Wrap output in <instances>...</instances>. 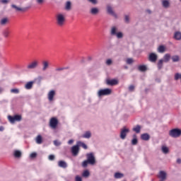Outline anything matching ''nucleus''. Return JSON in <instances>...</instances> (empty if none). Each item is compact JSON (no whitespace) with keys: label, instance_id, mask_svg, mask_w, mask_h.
I'll return each instance as SVG.
<instances>
[{"label":"nucleus","instance_id":"nucleus-21","mask_svg":"<svg viewBox=\"0 0 181 181\" xmlns=\"http://www.w3.org/2000/svg\"><path fill=\"white\" fill-rule=\"evenodd\" d=\"M158 177L161 179V180H166V173L165 171H160Z\"/></svg>","mask_w":181,"mask_h":181},{"label":"nucleus","instance_id":"nucleus-57","mask_svg":"<svg viewBox=\"0 0 181 181\" xmlns=\"http://www.w3.org/2000/svg\"><path fill=\"white\" fill-rule=\"evenodd\" d=\"M8 0H1V4H8Z\"/></svg>","mask_w":181,"mask_h":181},{"label":"nucleus","instance_id":"nucleus-25","mask_svg":"<svg viewBox=\"0 0 181 181\" xmlns=\"http://www.w3.org/2000/svg\"><path fill=\"white\" fill-rule=\"evenodd\" d=\"M141 125L137 124L135 127L132 129V131H134V132H136V134H139L141 132Z\"/></svg>","mask_w":181,"mask_h":181},{"label":"nucleus","instance_id":"nucleus-20","mask_svg":"<svg viewBox=\"0 0 181 181\" xmlns=\"http://www.w3.org/2000/svg\"><path fill=\"white\" fill-rule=\"evenodd\" d=\"M35 142L38 145H40L43 143V139L42 138L41 135H38L35 139Z\"/></svg>","mask_w":181,"mask_h":181},{"label":"nucleus","instance_id":"nucleus-10","mask_svg":"<svg viewBox=\"0 0 181 181\" xmlns=\"http://www.w3.org/2000/svg\"><path fill=\"white\" fill-rule=\"evenodd\" d=\"M106 84L107 86H117L118 84V80L117 79H107Z\"/></svg>","mask_w":181,"mask_h":181},{"label":"nucleus","instance_id":"nucleus-43","mask_svg":"<svg viewBox=\"0 0 181 181\" xmlns=\"http://www.w3.org/2000/svg\"><path fill=\"white\" fill-rule=\"evenodd\" d=\"M8 120L10 121V122H11V124H13V122H15V117L14 116H8Z\"/></svg>","mask_w":181,"mask_h":181},{"label":"nucleus","instance_id":"nucleus-3","mask_svg":"<svg viewBox=\"0 0 181 181\" xmlns=\"http://www.w3.org/2000/svg\"><path fill=\"white\" fill-rule=\"evenodd\" d=\"M66 21V18L63 14H58L57 16V23L59 26H63L64 25V22Z\"/></svg>","mask_w":181,"mask_h":181},{"label":"nucleus","instance_id":"nucleus-61","mask_svg":"<svg viewBox=\"0 0 181 181\" xmlns=\"http://www.w3.org/2000/svg\"><path fill=\"white\" fill-rule=\"evenodd\" d=\"M147 12H148V13H151V10H147Z\"/></svg>","mask_w":181,"mask_h":181},{"label":"nucleus","instance_id":"nucleus-2","mask_svg":"<svg viewBox=\"0 0 181 181\" xmlns=\"http://www.w3.org/2000/svg\"><path fill=\"white\" fill-rule=\"evenodd\" d=\"M169 135L172 138H179L181 135V129H173L169 132Z\"/></svg>","mask_w":181,"mask_h":181},{"label":"nucleus","instance_id":"nucleus-42","mask_svg":"<svg viewBox=\"0 0 181 181\" xmlns=\"http://www.w3.org/2000/svg\"><path fill=\"white\" fill-rule=\"evenodd\" d=\"M11 93L12 94H19V89H18V88L11 89Z\"/></svg>","mask_w":181,"mask_h":181},{"label":"nucleus","instance_id":"nucleus-17","mask_svg":"<svg viewBox=\"0 0 181 181\" xmlns=\"http://www.w3.org/2000/svg\"><path fill=\"white\" fill-rule=\"evenodd\" d=\"M35 81H29L25 85V88L26 90H32L33 87V84H34Z\"/></svg>","mask_w":181,"mask_h":181},{"label":"nucleus","instance_id":"nucleus-58","mask_svg":"<svg viewBox=\"0 0 181 181\" xmlns=\"http://www.w3.org/2000/svg\"><path fill=\"white\" fill-rule=\"evenodd\" d=\"M74 142V141L73 139H71L68 141L69 145H71V144H73Z\"/></svg>","mask_w":181,"mask_h":181},{"label":"nucleus","instance_id":"nucleus-19","mask_svg":"<svg viewBox=\"0 0 181 181\" xmlns=\"http://www.w3.org/2000/svg\"><path fill=\"white\" fill-rule=\"evenodd\" d=\"M49 69V62L47 61L42 62V71H46Z\"/></svg>","mask_w":181,"mask_h":181},{"label":"nucleus","instance_id":"nucleus-62","mask_svg":"<svg viewBox=\"0 0 181 181\" xmlns=\"http://www.w3.org/2000/svg\"><path fill=\"white\" fill-rule=\"evenodd\" d=\"M181 1V0H180Z\"/></svg>","mask_w":181,"mask_h":181},{"label":"nucleus","instance_id":"nucleus-53","mask_svg":"<svg viewBox=\"0 0 181 181\" xmlns=\"http://www.w3.org/2000/svg\"><path fill=\"white\" fill-rule=\"evenodd\" d=\"M90 4H93V5H96L97 0H88Z\"/></svg>","mask_w":181,"mask_h":181},{"label":"nucleus","instance_id":"nucleus-7","mask_svg":"<svg viewBox=\"0 0 181 181\" xmlns=\"http://www.w3.org/2000/svg\"><path fill=\"white\" fill-rule=\"evenodd\" d=\"M71 152L72 156H77V155H78V153L80 152V147H78V144H76V145L73 146L71 148Z\"/></svg>","mask_w":181,"mask_h":181},{"label":"nucleus","instance_id":"nucleus-27","mask_svg":"<svg viewBox=\"0 0 181 181\" xmlns=\"http://www.w3.org/2000/svg\"><path fill=\"white\" fill-rule=\"evenodd\" d=\"M98 12H100V11L98 10V8L94 7L90 9L91 15H97V13H98Z\"/></svg>","mask_w":181,"mask_h":181},{"label":"nucleus","instance_id":"nucleus-35","mask_svg":"<svg viewBox=\"0 0 181 181\" xmlns=\"http://www.w3.org/2000/svg\"><path fill=\"white\" fill-rule=\"evenodd\" d=\"M65 9L66 11H70V9H71V2L70 1L66 2Z\"/></svg>","mask_w":181,"mask_h":181},{"label":"nucleus","instance_id":"nucleus-37","mask_svg":"<svg viewBox=\"0 0 181 181\" xmlns=\"http://www.w3.org/2000/svg\"><path fill=\"white\" fill-rule=\"evenodd\" d=\"M170 60V54H165L164 56V62H168Z\"/></svg>","mask_w":181,"mask_h":181},{"label":"nucleus","instance_id":"nucleus-34","mask_svg":"<svg viewBox=\"0 0 181 181\" xmlns=\"http://www.w3.org/2000/svg\"><path fill=\"white\" fill-rule=\"evenodd\" d=\"M82 176L83 177H88V176H90V171H88V170H84L82 173Z\"/></svg>","mask_w":181,"mask_h":181},{"label":"nucleus","instance_id":"nucleus-39","mask_svg":"<svg viewBox=\"0 0 181 181\" xmlns=\"http://www.w3.org/2000/svg\"><path fill=\"white\" fill-rule=\"evenodd\" d=\"M14 119H15V121H18V122L21 121L22 116L20 115H14Z\"/></svg>","mask_w":181,"mask_h":181},{"label":"nucleus","instance_id":"nucleus-30","mask_svg":"<svg viewBox=\"0 0 181 181\" xmlns=\"http://www.w3.org/2000/svg\"><path fill=\"white\" fill-rule=\"evenodd\" d=\"M162 67H163V59H160L158 62V70H161Z\"/></svg>","mask_w":181,"mask_h":181},{"label":"nucleus","instance_id":"nucleus-28","mask_svg":"<svg viewBox=\"0 0 181 181\" xmlns=\"http://www.w3.org/2000/svg\"><path fill=\"white\" fill-rule=\"evenodd\" d=\"M138 139H136V134L133 135V139L132 140V145H137Z\"/></svg>","mask_w":181,"mask_h":181},{"label":"nucleus","instance_id":"nucleus-13","mask_svg":"<svg viewBox=\"0 0 181 181\" xmlns=\"http://www.w3.org/2000/svg\"><path fill=\"white\" fill-rule=\"evenodd\" d=\"M141 139L142 141H149L151 139V136L148 133H144L141 135Z\"/></svg>","mask_w":181,"mask_h":181},{"label":"nucleus","instance_id":"nucleus-55","mask_svg":"<svg viewBox=\"0 0 181 181\" xmlns=\"http://www.w3.org/2000/svg\"><path fill=\"white\" fill-rule=\"evenodd\" d=\"M37 3L39 4L40 5H42L45 2V0H36Z\"/></svg>","mask_w":181,"mask_h":181},{"label":"nucleus","instance_id":"nucleus-22","mask_svg":"<svg viewBox=\"0 0 181 181\" xmlns=\"http://www.w3.org/2000/svg\"><path fill=\"white\" fill-rule=\"evenodd\" d=\"M6 23H9V19L8 18H4L0 21V25L2 26H5Z\"/></svg>","mask_w":181,"mask_h":181},{"label":"nucleus","instance_id":"nucleus-41","mask_svg":"<svg viewBox=\"0 0 181 181\" xmlns=\"http://www.w3.org/2000/svg\"><path fill=\"white\" fill-rule=\"evenodd\" d=\"M172 60L174 63H176V62H179V56L177 55L173 56Z\"/></svg>","mask_w":181,"mask_h":181},{"label":"nucleus","instance_id":"nucleus-31","mask_svg":"<svg viewBox=\"0 0 181 181\" xmlns=\"http://www.w3.org/2000/svg\"><path fill=\"white\" fill-rule=\"evenodd\" d=\"M138 69L139 70V71H146L148 68H146V66L145 65H140L139 66Z\"/></svg>","mask_w":181,"mask_h":181},{"label":"nucleus","instance_id":"nucleus-59","mask_svg":"<svg viewBox=\"0 0 181 181\" xmlns=\"http://www.w3.org/2000/svg\"><path fill=\"white\" fill-rule=\"evenodd\" d=\"M4 129H5V128L3 126L0 127V132H2V131H4Z\"/></svg>","mask_w":181,"mask_h":181},{"label":"nucleus","instance_id":"nucleus-44","mask_svg":"<svg viewBox=\"0 0 181 181\" xmlns=\"http://www.w3.org/2000/svg\"><path fill=\"white\" fill-rule=\"evenodd\" d=\"M54 145L55 146H60L62 145V143L57 140L54 141Z\"/></svg>","mask_w":181,"mask_h":181},{"label":"nucleus","instance_id":"nucleus-45","mask_svg":"<svg viewBox=\"0 0 181 181\" xmlns=\"http://www.w3.org/2000/svg\"><path fill=\"white\" fill-rule=\"evenodd\" d=\"M106 64H107V66H111V64H112V60L111 59H107V61H106Z\"/></svg>","mask_w":181,"mask_h":181},{"label":"nucleus","instance_id":"nucleus-9","mask_svg":"<svg viewBox=\"0 0 181 181\" xmlns=\"http://www.w3.org/2000/svg\"><path fill=\"white\" fill-rule=\"evenodd\" d=\"M148 60L151 62V63H156V60H158V55L153 52L150 53Z\"/></svg>","mask_w":181,"mask_h":181},{"label":"nucleus","instance_id":"nucleus-38","mask_svg":"<svg viewBox=\"0 0 181 181\" xmlns=\"http://www.w3.org/2000/svg\"><path fill=\"white\" fill-rule=\"evenodd\" d=\"M115 36H116L117 39H122V37H124V34L122 32H118Z\"/></svg>","mask_w":181,"mask_h":181},{"label":"nucleus","instance_id":"nucleus-5","mask_svg":"<svg viewBox=\"0 0 181 181\" xmlns=\"http://www.w3.org/2000/svg\"><path fill=\"white\" fill-rule=\"evenodd\" d=\"M39 66V61L34 60L27 66L28 70H35Z\"/></svg>","mask_w":181,"mask_h":181},{"label":"nucleus","instance_id":"nucleus-36","mask_svg":"<svg viewBox=\"0 0 181 181\" xmlns=\"http://www.w3.org/2000/svg\"><path fill=\"white\" fill-rule=\"evenodd\" d=\"M165 46L163 45H160L158 48V52L159 53H163L165 52Z\"/></svg>","mask_w":181,"mask_h":181},{"label":"nucleus","instance_id":"nucleus-51","mask_svg":"<svg viewBox=\"0 0 181 181\" xmlns=\"http://www.w3.org/2000/svg\"><path fill=\"white\" fill-rule=\"evenodd\" d=\"M54 155L51 154L49 156L48 159L49 160H54Z\"/></svg>","mask_w":181,"mask_h":181},{"label":"nucleus","instance_id":"nucleus-1","mask_svg":"<svg viewBox=\"0 0 181 181\" xmlns=\"http://www.w3.org/2000/svg\"><path fill=\"white\" fill-rule=\"evenodd\" d=\"M87 160L82 163L83 168H87L89 165H95V157L93 153L86 154Z\"/></svg>","mask_w":181,"mask_h":181},{"label":"nucleus","instance_id":"nucleus-12","mask_svg":"<svg viewBox=\"0 0 181 181\" xmlns=\"http://www.w3.org/2000/svg\"><path fill=\"white\" fill-rule=\"evenodd\" d=\"M54 95H56V91L50 90L48 93L49 101H53V98H54Z\"/></svg>","mask_w":181,"mask_h":181},{"label":"nucleus","instance_id":"nucleus-50","mask_svg":"<svg viewBox=\"0 0 181 181\" xmlns=\"http://www.w3.org/2000/svg\"><path fill=\"white\" fill-rule=\"evenodd\" d=\"M37 156V153H32L30 156V157L33 159L35 158H36Z\"/></svg>","mask_w":181,"mask_h":181},{"label":"nucleus","instance_id":"nucleus-56","mask_svg":"<svg viewBox=\"0 0 181 181\" xmlns=\"http://www.w3.org/2000/svg\"><path fill=\"white\" fill-rule=\"evenodd\" d=\"M5 91V88L2 86H0V94H2Z\"/></svg>","mask_w":181,"mask_h":181},{"label":"nucleus","instance_id":"nucleus-16","mask_svg":"<svg viewBox=\"0 0 181 181\" xmlns=\"http://www.w3.org/2000/svg\"><path fill=\"white\" fill-rule=\"evenodd\" d=\"M118 30V28L116 26H112L110 30V35L111 36H115L118 33H117Z\"/></svg>","mask_w":181,"mask_h":181},{"label":"nucleus","instance_id":"nucleus-48","mask_svg":"<svg viewBox=\"0 0 181 181\" xmlns=\"http://www.w3.org/2000/svg\"><path fill=\"white\" fill-rule=\"evenodd\" d=\"M179 78H181V74H180L179 73L175 74V80H179Z\"/></svg>","mask_w":181,"mask_h":181},{"label":"nucleus","instance_id":"nucleus-40","mask_svg":"<svg viewBox=\"0 0 181 181\" xmlns=\"http://www.w3.org/2000/svg\"><path fill=\"white\" fill-rule=\"evenodd\" d=\"M163 6L164 8H169V1L167 0H163Z\"/></svg>","mask_w":181,"mask_h":181},{"label":"nucleus","instance_id":"nucleus-60","mask_svg":"<svg viewBox=\"0 0 181 181\" xmlns=\"http://www.w3.org/2000/svg\"><path fill=\"white\" fill-rule=\"evenodd\" d=\"M177 163H181V159L180 158H178L177 160Z\"/></svg>","mask_w":181,"mask_h":181},{"label":"nucleus","instance_id":"nucleus-29","mask_svg":"<svg viewBox=\"0 0 181 181\" xmlns=\"http://www.w3.org/2000/svg\"><path fill=\"white\" fill-rule=\"evenodd\" d=\"M78 146L80 148V146L83 147V149H87V145L84 144L83 142L81 141H78L77 142Z\"/></svg>","mask_w":181,"mask_h":181},{"label":"nucleus","instance_id":"nucleus-46","mask_svg":"<svg viewBox=\"0 0 181 181\" xmlns=\"http://www.w3.org/2000/svg\"><path fill=\"white\" fill-rule=\"evenodd\" d=\"M124 22L126 23H129V16H124Z\"/></svg>","mask_w":181,"mask_h":181},{"label":"nucleus","instance_id":"nucleus-54","mask_svg":"<svg viewBox=\"0 0 181 181\" xmlns=\"http://www.w3.org/2000/svg\"><path fill=\"white\" fill-rule=\"evenodd\" d=\"M129 90L130 91H134V90H135V86H134L133 85H131L129 87Z\"/></svg>","mask_w":181,"mask_h":181},{"label":"nucleus","instance_id":"nucleus-26","mask_svg":"<svg viewBox=\"0 0 181 181\" xmlns=\"http://www.w3.org/2000/svg\"><path fill=\"white\" fill-rule=\"evenodd\" d=\"M114 177L115 179H122V177H124V175L121 173H115Z\"/></svg>","mask_w":181,"mask_h":181},{"label":"nucleus","instance_id":"nucleus-14","mask_svg":"<svg viewBox=\"0 0 181 181\" xmlns=\"http://www.w3.org/2000/svg\"><path fill=\"white\" fill-rule=\"evenodd\" d=\"M2 35L6 39L8 38L9 35H11V30H9V28L4 29L2 32Z\"/></svg>","mask_w":181,"mask_h":181},{"label":"nucleus","instance_id":"nucleus-23","mask_svg":"<svg viewBox=\"0 0 181 181\" xmlns=\"http://www.w3.org/2000/svg\"><path fill=\"white\" fill-rule=\"evenodd\" d=\"M13 156L17 158H21L22 152H21V151H18V150H15L13 153Z\"/></svg>","mask_w":181,"mask_h":181},{"label":"nucleus","instance_id":"nucleus-49","mask_svg":"<svg viewBox=\"0 0 181 181\" xmlns=\"http://www.w3.org/2000/svg\"><path fill=\"white\" fill-rule=\"evenodd\" d=\"M67 69H69V67L57 68L55 70H56V71H62V70H66Z\"/></svg>","mask_w":181,"mask_h":181},{"label":"nucleus","instance_id":"nucleus-8","mask_svg":"<svg viewBox=\"0 0 181 181\" xmlns=\"http://www.w3.org/2000/svg\"><path fill=\"white\" fill-rule=\"evenodd\" d=\"M129 132V129L124 127L121 129L120 132V138L121 139H125L127 138V134Z\"/></svg>","mask_w":181,"mask_h":181},{"label":"nucleus","instance_id":"nucleus-6","mask_svg":"<svg viewBox=\"0 0 181 181\" xmlns=\"http://www.w3.org/2000/svg\"><path fill=\"white\" fill-rule=\"evenodd\" d=\"M59 124V120H57V118L56 117H52L50 121H49V125L51 128L53 129H56L57 128V125Z\"/></svg>","mask_w":181,"mask_h":181},{"label":"nucleus","instance_id":"nucleus-52","mask_svg":"<svg viewBox=\"0 0 181 181\" xmlns=\"http://www.w3.org/2000/svg\"><path fill=\"white\" fill-rule=\"evenodd\" d=\"M75 181H83V180L81 179V177L76 175L75 177Z\"/></svg>","mask_w":181,"mask_h":181},{"label":"nucleus","instance_id":"nucleus-47","mask_svg":"<svg viewBox=\"0 0 181 181\" xmlns=\"http://www.w3.org/2000/svg\"><path fill=\"white\" fill-rule=\"evenodd\" d=\"M127 64H132V63H134V59L129 58L127 59Z\"/></svg>","mask_w":181,"mask_h":181},{"label":"nucleus","instance_id":"nucleus-32","mask_svg":"<svg viewBox=\"0 0 181 181\" xmlns=\"http://www.w3.org/2000/svg\"><path fill=\"white\" fill-rule=\"evenodd\" d=\"M83 138H86V139H90L91 138V132H86L83 135Z\"/></svg>","mask_w":181,"mask_h":181},{"label":"nucleus","instance_id":"nucleus-33","mask_svg":"<svg viewBox=\"0 0 181 181\" xmlns=\"http://www.w3.org/2000/svg\"><path fill=\"white\" fill-rule=\"evenodd\" d=\"M161 149L163 153H169V148L167 146H163Z\"/></svg>","mask_w":181,"mask_h":181},{"label":"nucleus","instance_id":"nucleus-18","mask_svg":"<svg viewBox=\"0 0 181 181\" xmlns=\"http://www.w3.org/2000/svg\"><path fill=\"white\" fill-rule=\"evenodd\" d=\"M58 166L59 168H63V169H66V168H67V163L63 160H59L58 162Z\"/></svg>","mask_w":181,"mask_h":181},{"label":"nucleus","instance_id":"nucleus-24","mask_svg":"<svg viewBox=\"0 0 181 181\" xmlns=\"http://www.w3.org/2000/svg\"><path fill=\"white\" fill-rule=\"evenodd\" d=\"M174 39L175 40H181V33L179 31H177L174 34Z\"/></svg>","mask_w":181,"mask_h":181},{"label":"nucleus","instance_id":"nucleus-15","mask_svg":"<svg viewBox=\"0 0 181 181\" xmlns=\"http://www.w3.org/2000/svg\"><path fill=\"white\" fill-rule=\"evenodd\" d=\"M107 13L112 15V16H117V14H115V12H114V10H112V7H111V6H107Z\"/></svg>","mask_w":181,"mask_h":181},{"label":"nucleus","instance_id":"nucleus-11","mask_svg":"<svg viewBox=\"0 0 181 181\" xmlns=\"http://www.w3.org/2000/svg\"><path fill=\"white\" fill-rule=\"evenodd\" d=\"M11 8H13V9H15L16 12H25L26 11V8L18 7V6H16L15 4H12Z\"/></svg>","mask_w":181,"mask_h":181},{"label":"nucleus","instance_id":"nucleus-4","mask_svg":"<svg viewBox=\"0 0 181 181\" xmlns=\"http://www.w3.org/2000/svg\"><path fill=\"white\" fill-rule=\"evenodd\" d=\"M112 90L110 88L100 89L98 92V97H103V95H110L111 94Z\"/></svg>","mask_w":181,"mask_h":181}]
</instances>
